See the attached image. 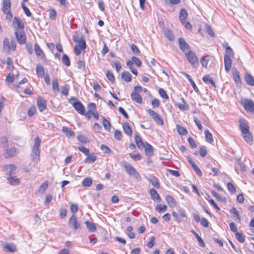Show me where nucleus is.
<instances>
[{"label": "nucleus", "instance_id": "c9c22d12", "mask_svg": "<svg viewBox=\"0 0 254 254\" xmlns=\"http://www.w3.org/2000/svg\"><path fill=\"white\" fill-rule=\"evenodd\" d=\"M4 248L6 251L13 253L16 251V247L13 244H9L4 245Z\"/></svg>", "mask_w": 254, "mask_h": 254}, {"label": "nucleus", "instance_id": "0e129e2a", "mask_svg": "<svg viewBox=\"0 0 254 254\" xmlns=\"http://www.w3.org/2000/svg\"><path fill=\"white\" fill-rule=\"evenodd\" d=\"M159 94L160 96L165 99H168L169 98V97L168 95L166 94V91L162 88H160L159 90Z\"/></svg>", "mask_w": 254, "mask_h": 254}, {"label": "nucleus", "instance_id": "8fccbe9b", "mask_svg": "<svg viewBox=\"0 0 254 254\" xmlns=\"http://www.w3.org/2000/svg\"><path fill=\"white\" fill-rule=\"evenodd\" d=\"M132 227L131 226H128L127 228L126 234L130 239H134L135 238L134 234L132 232Z\"/></svg>", "mask_w": 254, "mask_h": 254}, {"label": "nucleus", "instance_id": "412c9836", "mask_svg": "<svg viewBox=\"0 0 254 254\" xmlns=\"http://www.w3.org/2000/svg\"><path fill=\"white\" fill-rule=\"evenodd\" d=\"M7 180L9 183L11 185H18L20 184V181L19 179L14 176H12L11 174H9L7 177Z\"/></svg>", "mask_w": 254, "mask_h": 254}, {"label": "nucleus", "instance_id": "79ce46f5", "mask_svg": "<svg viewBox=\"0 0 254 254\" xmlns=\"http://www.w3.org/2000/svg\"><path fill=\"white\" fill-rule=\"evenodd\" d=\"M166 200L170 206H174L176 205L175 200L171 195H167L166 196Z\"/></svg>", "mask_w": 254, "mask_h": 254}, {"label": "nucleus", "instance_id": "f257e3e1", "mask_svg": "<svg viewBox=\"0 0 254 254\" xmlns=\"http://www.w3.org/2000/svg\"><path fill=\"white\" fill-rule=\"evenodd\" d=\"M41 139L39 137H36L34 139V144L33 146L31 154V160L35 163H38L40 160V146Z\"/></svg>", "mask_w": 254, "mask_h": 254}, {"label": "nucleus", "instance_id": "bf43d9fd", "mask_svg": "<svg viewBox=\"0 0 254 254\" xmlns=\"http://www.w3.org/2000/svg\"><path fill=\"white\" fill-rule=\"evenodd\" d=\"M130 48H131L132 52L133 53V54H134L136 55H140V52L139 50L138 49V48H137V47L135 45L132 44L130 46Z\"/></svg>", "mask_w": 254, "mask_h": 254}, {"label": "nucleus", "instance_id": "a18cd8bd", "mask_svg": "<svg viewBox=\"0 0 254 254\" xmlns=\"http://www.w3.org/2000/svg\"><path fill=\"white\" fill-rule=\"evenodd\" d=\"M236 239L240 243H243L245 241V236L242 233L236 232L235 233Z\"/></svg>", "mask_w": 254, "mask_h": 254}, {"label": "nucleus", "instance_id": "6ab92c4d", "mask_svg": "<svg viewBox=\"0 0 254 254\" xmlns=\"http://www.w3.org/2000/svg\"><path fill=\"white\" fill-rule=\"evenodd\" d=\"M242 136L244 140L248 144H252L253 139V136L250 131L246 133H242Z\"/></svg>", "mask_w": 254, "mask_h": 254}, {"label": "nucleus", "instance_id": "cd10ccee", "mask_svg": "<svg viewBox=\"0 0 254 254\" xmlns=\"http://www.w3.org/2000/svg\"><path fill=\"white\" fill-rule=\"evenodd\" d=\"M34 50L37 57H40L42 59L44 58L43 52L37 43L34 44Z\"/></svg>", "mask_w": 254, "mask_h": 254}, {"label": "nucleus", "instance_id": "f03ea898", "mask_svg": "<svg viewBox=\"0 0 254 254\" xmlns=\"http://www.w3.org/2000/svg\"><path fill=\"white\" fill-rule=\"evenodd\" d=\"M123 165L125 168L126 171L130 176H133L138 181L141 180V177L140 174L136 171L133 167L126 161L123 162Z\"/></svg>", "mask_w": 254, "mask_h": 254}, {"label": "nucleus", "instance_id": "e2e57ef3", "mask_svg": "<svg viewBox=\"0 0 254 254\" xmlns=\"http://www.w3.org/2000/svg\"><path fill=\"white\" fill-rule=\"evenodd\" d=\"M115 138L117 140H121L122 138V134L121 131L116 130L114 132Z\"/></svg>", "mask_w": 254, "mask_h": 254}, {"label": "nucleus", "instance_id": "3c124183", "mask_svg": "<svg viewBox=\"0 0 254 254\" xmlns=\"http://www.w3.org/2000/svg\"><path fill=\"white\" fill-rule=\"evenodd\" d=\"M62 62L64 64L67 66H69L70 64L69 59L68 56L66 54H64L62 57Z\"/></svg>", "mask_w": 254, "mask_h": 254}, {"label": "nucleus", "instance_id": "ea45409f", "mask_svg": "<svg viewBox=\"0 0 254 254\" xmlns=\"http://www.w3.org/2000/svg\"><path fill=\"white\" fill-rule=\"evenodd\" d=\"M52 88L54 92L57 93L60 91L58 79H54L52 81Z\"/></svg>", "mask_w": 254, "mask_h": 254}, {"label": "nucleus", "instance_id": "2eb2a0df", "mask_svg": "<svg viewBox=\"0 0 254 254\" xmlns=\"http://www.w3.org/2000/svg\"><path fill=\"white\" fill-rule=\"evenodd\" d=\"M232 75L233 79L238 86H240L242 84L241 79L240 76L239 71L235 69L232 71Z\"/></svg>", "mask_w": 254, "mask_h": 254}, {"label": "nucleus", "instance_id": "aec40b11", "mask_svg": "<svg viewBox=\"0 0 254 254\" xmlns=\"http://www.w3.org/2000/svg\"><path fill=\"white\" fill-rule=\"evenodd\" d=\"M130 97L132 101L138 104H141L142 102L141 96L135 92H132L130 95Z\"/></svg>", "mask_w": 254, "mask_h": 254}, {"label": "nucleus", "instance_id": "6e6552de", "mask_svg": "<svg viewBox=\"0 0 254 254\" xmlns=\"http://www.w3.org/2000/svg\"><path fill=\"white\" fill-rule=\"evenodd\" d=\"M17 42L20 45L24 44L26 43V35L22 31H15L14 32Z\"/></svg>", "mask_w": 254, "mask_h": 254}, {"label": "nucleus", "instance_id": "5fc2aeb1", "mask_svg": "<svg viewBox=\"0 0 254 254\" xmlns=\"http://www.w3.org/2000/svg\"><path fill=\"white\" fill-rule=\"evenodd\" d=\"M106 77L107 79L112 83L115 82V79L113 73L110 71L108 70L106 72Z\"/></svg>", "mask_w": 254, "mask_h": 254}, {"label": "nucleus", "instance_id": "13d9d810", "mask_svg": "<svg viewBox=\"0 0 254 254\" xmlns=\"http://www.w3.org/2000/svg\"><path fill=\"white\" fill-rule=\"evenodd\" d=\"M92 181L91 178H87L82 181V183L84 187H90L92 184Z\"/></svg>", "mask_w": 254, "mask_h": 254}, {"label": "nucleus", "instance_id": "37998d69", "mask_svg": "<svg viewBox=\"0 0 254 254\" xmlns=\"http://www.w3.org/2000/svg\"><path fill=\"white\" fill-rule=\"evenodd\" d=\"M167 206L165 204H157L155 206V210L158 212H161L163 211H165L167 209Z\"/></svg>", "mask_w": 254, "mask_h": 254}, {"label": "nucleus", "instance_id": "c03bdc74", "mask_svg": "<svg viewBox=\"0 0 254 254\" xmlns=\"http://www.w3.org/2000/svg\"><path fill=\"white\" fill-rule=\"evenodd\" d=\"M204 134L206 141L209 143H212L213 141L212 134L208 130H205Z\"/></svg>", "mask_w": 254, "mask_h": 254}, {"label": "nucleus", "instance_id": "4468645a", "mask_svg": "<svg viewBox=\"0 0 254 254\" xmlns=\"http://www.w3.org/2000/svg\"><path fill=\"white\" fill-rule=\"evenodd\" d=\"M224 62L225 69L227 72H229L232 66V61L231 58L227 56H224Z\"/></svg>", "mask_w": 254, "mask_h": 254}, {"label": "nucleus", "instance_id": "4c0bfd02", "mask_svg": "<svg viewBox=\"0 0 254 254\" xmlns=\"http://www.w3.org/2000/svg\"><path fill=\"white\" fill-rule=\"evenodd\" d=\"M103 125L106 130L109 131L111 130V125L110 122L106 119L104 117H102Z\"/></svg>", "mask_w": 254, "mask_h": 254}, {"label": "nucleus", "instance_id": "e433bc0d", "mask_svg": "<svg viewBox=\"0 0 254 254\" xmlns=\"http://www.w3.org/2000/svg\"><path fill=\"white\" fill-rule=\"evenodd\" d=\"M36 73L38 76L42 77L44 76L45 74V71L44 69V67L42 65L38 64L36 66Z\"/></svg>", "mask_w": 254, "mask_h": 254}, {"label": "nucleus", "instance_id": "f8f14e48", "mask_svg": "<svg viewBox=\"0 0 254 254\" xmlns=\"http://www.w3.org/2000/svg\"><path fill=\"white\" fill-rule=\"evenodd\" d=\"M16 150L14 147H11L5 149L4 152L3 153V156L5 158H11L16 154Z\"/></svg>", "mask_w": 254, "mask_h": 254}, {"label": "nucleus", "instance_id": "7ed1b4c3", "mask_svg": "<svg viewBox=\"0 0 254 254\" xmlns=\"http://www.w3.org/2000/svg\"><path fill=\"white\" fill-rule=\"evenodd\" d=\"M16 43L14 38H12L10 42L7 38H4L3 40V48L4 50L9 53L11 50L15 51L16 50Z\"/></svg>", "mask_w": 254, "mask_h": 254}, {"label": "nucleus", "instance_id": "bb28decb", "mask_svg": "<svg viewBox=\"0 0 254 254\" xmlns=\"http://www.w3.org/2000/svg\"><path fill=\"white\" fill-rule=\"evenodd\" d=\"M188 16V12L185 9H182L180 12L179 19L180 21L185 23Z\"/></svg>", "mask_w": 254, "mask_h": 254}, {"label": "nucleus", "instance_id": "09e8293b", "mask_svg": "<svg viewBox=\"0 0 254 254\" xmlns=\"http://www.w3.org/2000/svg\"><path fill=\"white\" fill-rule=\"evenodd\" d=\"M4 168L9 173V174H11L13 171L15 170L16 166L13 164L6 165L5 166Z\"/></svg>", "mask_w": 254, "mask_h": 254}, {"label": "nucleus", "instance_id": "58836bf2", "mask_svg": "<svg viewBox=\"0 0 254 254\" xmlns=\"http://www.w3.org/2000/svg\"><path fill=\"white\" fill-rule=\"evenodd\" d=\"M121 77L126 82H129L131 79V75L128 71L122 72Z\"/></svg>", "mask_w": 254, "mask_h": 254}, {"label": "nucleus", "instance_id": "1a4fd4ad", "mask_svg": "<svg viewBox=\"0 0 254 254\" xmlns=\"http://www.w3.org/2000/svg\"><path fill=\"white\" fill-rule=\"evenodd\" d=\"M180 48L185 54L186 53L190 51V47L183 38L179 39Z\"/></svg>", "mask_w": 254, "mask_h": 254}, {"label": "nucleus", "instance_id": "774afa93", "mask_svg": "<svg viewBox=\"0 0 254 254\" xmlns=\"http://www.w3.org/2000/svg\"><path fill=\"white\" fill-rule=\"evenodd\" d=\"M131 60L133 63H134L137 67H140L141 65V61L136 57H132Z\"/></svg>", "mask_w": 254, "mask_h": 254}, {"label": "nucleus", "instance_id": "a19ab883", "mask_svg": "<svg viewBox=\"0 0 254 254\" xmlns=\"http://www.w3.org/2000/svg\"><path fill=\"white\" fill-rule=\"evenodd\" d=\"M48 181H45L39 187L38 189V192L40 193H43L48 188Z\"/></svg>", "mask_w": 254, "mask_h": 254}, {"label": "nucleus", "instance_id": "5701e85b", "mask_svg": "<svg viewBox=\"0 0 254 254\" xmlns=\"http://www.w3.org/2000/svg\"><path fill=\"white\" fill-rule=\"evenodd\" d=\"M145 153L148 156H151L153 155V150L152 146L149 143L146 142L145 147Z\"/></svg>", "mask_w": 254, "mask_h": 254}, {"label": "nucleus", "instance_id": "473e14b6", "mask_svg": "<svg viewBox=\"0 0 254 254\" xmlns=\"http://www.w3.org/2000/svg\"><path fill=\"white\" fill-rule=\"evenodd\" d=\"M210 61V57L208 55H206L201 58L200 62L203 67L207 68L208 63Z\"/></svg>", "mask_w": 254, "mask_h": 254}, {"label": "nucleus", "instance_id": "f704fd0d", "mask_svg": "<svg viewBox=\"0 0 254 254\" xmlns=\"http://www.w3.org/2000/svg\"><path fill=\"white\" fill-rule=\"evenodd\" d=\"M182 102L178 103L177 104V107L181 110L183 111H187L189 109V105L187 104V103L185 101V100L182 98L181 99Z\"/></svg>", "mask_w": 254, "mask_h": 254}, {"label": "nucleus", "instance_id": "c85d7f7f", "mask_svg": "<svg viewBox=\"0 0 254 254\" xmlns=\"http://www.w3.org/2000/svg\"><path fill=\"white\" fill-rule=\"evenodd\" d=\"M224 47L225 48L226 52L224 56H227L230 58L233 57L234 56V52L232 49L226 43Z\"/></svg>", "mask_w": 254, "mask_h": 254}, {"label": "nucleus", "instance_id": "4d7b16f0", "mask_svg": "<svg viewBox=\"0 0 254 254\" xmlns=\"http://www.w3.org/2000/svg\"><path fill=\"white\" fill-rule=\"evenodd\" d=\"M165 34L166 37L170 41L173 40L174 35L170 30L166 29L165 31Z\"/></svg>", "mask_w": 254, "mask_h": 254}, {"label": "nucleus", "instance_id": "680f3d73", "mask_svg": "<svg viewBox=\"0 0 254 254\" xmlns=\"http://www.w3.org/2000/svg\"><path fill=\"white\" fill-rule=\"evenodd\" d=\"M195 237L197 239V240L199 243V245L203 248L205 247V245L204 242H203L202 238L198 235V234H195Z\"/></svg>", "mask_w": 254, "mask_h": 254}, {"label": "nucleus", "instance_id": "603ef678", "mask_svg": "<svg viewBox=\"0 0 254 254\" xmlns=\"http://www.w3.org/2000/svg\"><path fill=\"white\" fill-rule=\"evenodd\" d=\"M7 68L9 70H12L14 68L13 62L10 58L8 57L6 59Z\"/></svg>", "mask_w": 254, "mask_h": 254}, {"label": "nucleus", "instance_id": "7c9ffc66", "mask_svg": "<svg viewBox=\"0 0 254 254\" xmlns=\"http://www.w3.org/2000/svg\"><path fill=\"white\" fill-rule=\"evenodd\" d=\"M63 132L68 137H74V132L72 131L69 128L66 127H64L62 128Z\"/></svg>", "mask_w": 254, "mask_h": 254}, {"label": "nucleus", "instance_id": "a878e982", "mask_svg": "<svg viewBox=\"0 0 254 254\" xmlns=\"http://www.w3.org/2000/svg\"><path fill=\"white\" fill-rule=\"evenodd\" d=\"M148 180L154 187L157 189L160 188V185L158 180L155 176H150Z\"/></svg>", "mask_w": 254, "mask_h": 254}, {"label": "nucleus", "instance_id": "2f4dec72", "mask_svg": "<svg viewBox=\"0 0 254 254\" xmlns=\"http://www.w3.org/2000/svg\"><path fill=\"white\" fill-rule=\"evenodd\" d=\"M85 224L90 232H94L96 231V226L94 223L89 221H86Z\"/></svg>", "mask_w": 254, "mask_h": 254}, {"label": "nucleus", "instance_id": "20e7f679", "mask_svg": "<svg viewBox=\"0 0 254 254\" xmlns=\"http://www.w3.org/2000/svg\"><path fill=\"white\" fill-rule=\"evenodd\" d=\"M185 55L189 63L193 67L197 68L199 66L198 58L193 52L190 51Z\"/></svg>", "mask_w": 254, "mask_h": 254}, {"label": "nucleus", "instance_id": "ddd939ff", "mask_svg": "<svg viewBox=\"0 0 254 254\" xmlns=\"http://www.w3.org/2000/svg\"><path fill=\"white\" fill-rule=\"evenodd\" d=\"M37 105L40 112H42L46 109V101L41 98L39 97L37 100Z\"/></svg>", "mask_w": 254, "mask_h": 254}, {"label": "nucleus", "instance_id": "c756f323", "mask_svg": "<svg viewBox=\"0 0 254 254\" xmlns=\"http://www.w3.org/2000/svg\"><path fill=\"white\" fill-rule=\"evenodd\" d=\"M123 128L124 132L128 136H131L132 135V129L129 127V124L127 123H125L123 124Z\"/></svg>", "mask_w": 254, "mask_h": 254}, {"label": "nucleus", "instance_id": "423d86ee", "mask_svg": "<svg viewBox=\"0 0 254 254\" xmlns=\"http://www.w3.org/2000/svg\"><path fill=\"white\" fill-rule=\"evenodd\" d=\"M243 105L247 112L254 113V102L253 100L246 99L243 101Z\"/></svg>", "mask_w": 254, "mask_h": 254}, {"label": "nucleus", "instance_id": "de8ad7c7", "mask_svg": "<svg viewBox=\"0 0 254 254\" xmlns=\"http://www.w3.org/2000/svg\"><path fill=\"white\" fill-rule=\"evenodd\" d=\"M0 146L3 148L8 147V140L5 137H2L0 139Z\"/></svg>", "mask_w": 254, "mask_h": 254}, {"label": "nucleus", "instance_id": "9b49d317", "mask_svg": "<svg viewBox=\"0 0 254 254\" xmlns=\"http://www.w3.org/2000/svg\"><path fill=\"white\" fill-rule=\"evenodd\" d=\"M13 24L15 26V31H22L24 28V25L21 20L17 18L14 17L13 21Z\"/></svg>", "mask_w": 254, "mask_h": 254}, {"label": "nucleus", "instance_id": "338daca9", "mask_svg": "<svg viewBox=\"0 0 254 254\" xmlns=\"http://www.w3.org/2000/svg\"><path fill=\"white\" fill-rule=\"evenodd\" d=\"M14 75L9 73L6 77L5 81L9 84L12 83L14 81Z\"/></svg>", "mask_w": 254, "mask_h": 254}, {"label": "nucleus", "instance_id": "39448f33", "mask_svg": "<svg viewBox=\"0 0 254 254\" xmlns=\"http://www.w3.org/2000/svg\"><path fill=\"white\" fill-rule=\"evenodd\" d=\"M69 227L74 230H77L80 228V225L77 221V218L75 214H73L68 220Z\"/></svg>", "mask_w": 254, "mask_h": 254}, {"label": "nucleus", "instance_id": "f3484780", "mask_svg": "<svg viewBox=\"0 0 254 254\" xmlns=\"http://www.w3.org/2000/svg\"><path fill=\"white\" fill-rule=\"evenodd\" d=\"M134 140L138 148L142 149L145 147V143L142 141L141 137L138 134L134 135Z\"/></svg>", "mask_w": 254, "mask_h": 254}, {"label": "nucleus", "instance_id": "052dcab7", "mask_svg": "<svg viewBox=\"0 0 254 254\" xmlns=\"http://www.w3.org/2000/svg\"><path fill=\"white\" fill-rule=\"evenodd\" d=\"M211 194L215 197L217 199L221 201H225V198L221 197L218 193H217L215 190H211Z\"/></svg>", "mask_w": 254, "mask_h": 254}, {"label": "nucleus", "instance_id": "a211bd4d", "mask_svg": "<svg viewBox=\"0 0 254 254\" xmlns=\"http://www.w3.org/2000/svg\"><path fill=\"white\" fill-rule=\"evenodd\" d=\"M239 124L242 133L250 131L249 126L245 120H240Z\"/></svg>", "mask_w": 254, "mask_h": 254}, {"label": "nucleus", "instance_id": "72a5a7b5", "mask_svg": "<svg viewBox=\"0 0 254 254\" xmlns=\"http://www.w3.org/2000/svg\"><path fill=\"white\" fill-rule=\"evenodd\" d=\"M87 157L84 160V162L86 163H93L97 159V156L95 153H91L87 155Z\"/></svg>", "mask_w": 254, "mask_h": 254}, {"label": "nucleus", "instance_id": "49530a36", "mask_svg": "<svg viewBox=\"0 0 254 254\" xmlns=\"http://www.w3.org/2000/svg\"><path fill=\"white\" fill-rule=\"evenodd\" d=\"M176 127L178 132L180 134L184 135L187 134V130L184 127L180 125H177Z\"/></svg>", "mask_w": 254, "mask_h": 254}, {"label": "nucleus", "instance_id": "9d476101", "mask_svg": "<svg viewBox=\"0 0 254 254\" xmlns=\"http://www.w3.org/2000/svg\"><path fill=\"white\" fill-rule=\"evenodd\" d=\"M73 108L80 114L84 115L85 114V108L83 105L80 101H76L72 103Z\"/></svg>", "mask_w": 254, "mask_h": 254}, {"label": "nucleus", "instance_id": "393cba45", "mask_svg": "<svg viewBox=\"0 0 254 254\" xmlns=\"http://www.w3.org/2000/svg\"><path fill=\"white\" fill-rule=\"evenodd\" d=\"M245 80L246 83L250 86H254V78L249 73L245 75Z\"/></svg>", "mask_w": 254, "mask_h": 254}, {"label": "nucleus", "instance_id": "0eeeda50", "mask_svg": "<svg viewBox=\"0 0 254 254\" xmlns=\"http://www.w3.org/2000/svg\"><path fill=\"white\" fill-rule=\"evenodd\" d=\"M86 47L85 40H82L77 43L74 47V53L77 55H79L83 50H85Z\"/></svg>", "mask_w": 254, "mask_h": 254}, {"label": "nucleus", "instance_id": "6e6d98bb", "mask_svg": "<svg viewBox=\"0 0 254 254\" xmlns=\"http://www.w3.org/2000/svg\"><path fill=\"white\" fill-rule=\"evenodd\" d=\"M72 39L75 43H79L82 40H85L83 36H79L77 34L73 35Z\"/></svg>", "mask_w": 254, "mask_h": 254}, {"label": "nucleus", "instance_id": "dca6fc26", "mask_svg": "<svg viewBox=\"0 0 254 254\" xmlns=\"http://www.w3.org/2000/svg\"><path fill=\"white\" fill-rule=\"evenodd\" d=\"M151 198L154 201L160 202L161 198L157 191L154 189H151L149 190Z\"/></svg>", "mask_w": 254, "mask_h": 254}, {"label": "nucleus", "instance_id": "b1692460", "mask_svg": "<svg viewBox=\"0 0 254 254\" xmlns=\"http://www.w3.org/2000/svg\"><path fill=\"white\" fill-rule=\"evenodd\" d=\"M11 2L10 0H2V11L5 12L10 10Z\"/></svg>", "mask_w": 254, "mask_h": 254}, {"label": "nucleus", "instance_id": "69168bd1", "mask_svg": "<svg viewBox=\"0 0 254 254\" xmlns=\"http://www.w3.org/2000/svg\"><path fill=\"white\" fill-rule=\"evenodd\" d=\"M78 149L84 153L85 155H89V150L88 148H85L83 146H80L78 147Z\"/></svg>", "mask_w": 254, "mask_h": 254}, {"label": "nucleus", "instance_id": "864d4df0", "mask_svg": "<svg viewBox=\"0 0 254 254\" xmlns=\"http://www.w3.org/2000/svg\"><path fill=\"white\" fill-rule=\"evenodd\" d=\"M227 187L228 190L230 193H231L232 194H234L236 192V188L231 183H227Z\"/></svg>", "mask_w": 254, "mask_h": 254}, {"label": "nucleus", "instance_id": "4be33fe9", "mask_svg": "<svg viewBox=\"0 0 254 254\" xmlns=\"http://www.w3.org/2000/svg\"><path fill=\"white\" fill-rule=\"evenodd\" d=\"M202 80L206 84L210 85L214 87H216L214 81L209 75L207 74L204 76L202 77Z\"/></svg>", "mask_w": 254, "mask_h": 254}]
</instances>
